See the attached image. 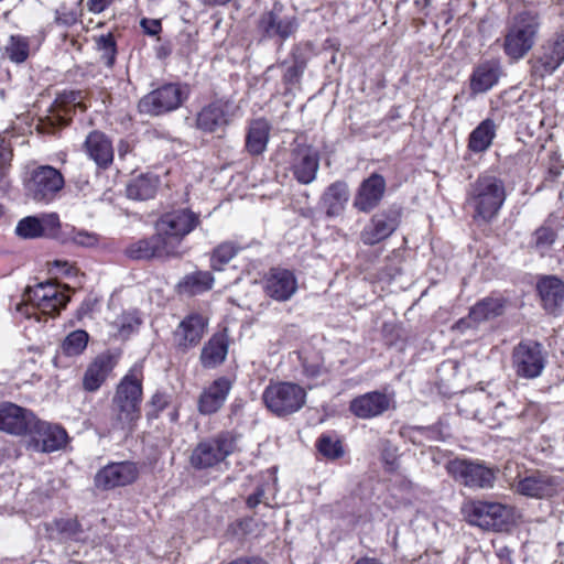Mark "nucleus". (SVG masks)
Instances as JSON below:
<instances>
[{"label":"nucleus","mask_w":564,"mask_h":564,"mask_svg":"<svg viewBox=\"0 0 564 564\" xmlns=\"http://www.w3.org/2000/svg\"><path fill=\"white\" fill-rule=\"evenodd\" d=\"M142 375L133 367L120 380L111 400V429L131 433L141 417Z\"/></svg>","instance_id":"nucleus-1"},{"label":"nucleus","mask_w":564,"mask_h":564,"mask_svg":"<svg viewBox=\"0 0 564 564\" xmlns=\"http://www.w3.org/2000/svg\"><path fill=\"white\" fill-rule=\"evenodd\" d=\"M505 182L490 174H482L470 185L468 204L474 209V220L490 223L499 214L506 200Z\"/></svg>","instance_id":"nucleus-2"},{"label":"nucleus","mask_w":564,"mask_h":564,"mask_svg":"<svg viewBox=\"0 0 564 564\" xmlns=\"http://www.w3.org/2000/svg\"><path fill=\"white\" fill-rule=\"evenodd\" d=\"M199 225V215L188 208H180L163 214L155 223V231L174 257L181 254L183 239Z\"/></svg>","instance_id":"nucleus-3"},{"label":"nucleus","mask_w":564,"mask_h":564,"mask_svg":"<svg viewBox=\"0 0 564 564\" xmlns=\"http://www.w3.org/2000/svg\"><path fill=\"white\" fill-rule=\"evenodd\" d=\"M539 30L538 15L530 12L516 15L505 35L506 55L514 61L523 58L534 46Z\"/></svg>","instance_id":"nucleus-4"},{"label":"nucleus","mask_w":564,"mask_h":564,"mask_svg":"<svg viewBox=\"0 0 564 564\" xmlns=\"http://www.w3.org/2000/svg\"><path fill=\"white\" fill-rule=\"evenodd\" d=\"M262 400L273 414L286 416L300 411L306 402V391L294 382H271L262 393Z\"/></svg>","instance_id":"nucleus-5"},{"label":"nucleus","mask_w":564,"mask_h":564,"mask_svg":"<svg viewBox=\"0 0 564 564\" xmlns=\"http://www.w3.org/2000/svg\"><path fill=\"white\" fill-rule=\"evenodd\" d=\"M236 448V436L231 432H221L214 437L198 442L189 455L194 469H208L223 463Z\"/></svg>","instance_id":"nucleus-6"},{"label":"nucleus","mask_w":564,"mask_h":564,"mask_svg":"<svg viewBox=\"0 0 564 564\" xmlns=\"http://www.w3.org/2000/svg\"><path fill=\"white\" fill-rule=\"evenodd\" d=\"M63 174L51 165H41L30 173L24 187L29 198L36 203L50 204L64 188Z\"/></svg>","instance_id":"nucleus-7"},{"label":"nucleus","mask_w":564,"mask_h":564,"mask_svg":"<svg viewBox=\"0 0 564 564\" xmlns=\"http://www.w3.org/2000/svg\"><path fill=\"white\" fill-rule=\"evenodd\" d=\"M238 106L228 98H216L196 113L195 127L204 133L224 132L238 113Z\"/></svg>","instance_id":"nucleus-8"},{"label":"nucleus","mask_w":564,"mask_h":564,"mask_svg":"<svg viewBox=\"0 0 564 564\" xmlns=\"http://www.w3.org/2000/svg\"><path fill=\"white\" fill-rule=\"evenodd\" d=\"M187 98V90L177 84H166L149 93L139 101L142 113L159 116L177 109Z\"/></svg>","instance_id":"nucleus-9"},{"label":"nucleus","mask_w":564,"mask_h":564,"mask_svg":"<svg viewBox=\"0 0 564 564\" xmlns=\"http://www.w3.org/2000/svg\"><path fill=\"white\" fill-rule=\"evenodd\" d=\"M463 512L470 524L485 530H501L509 517L506 506L481 500L466 503Z\"/></svg>","instance_id":"nucleus-10"},{"label":"nucleus","mask_w":564,"mask_h":564,"mask_svg":"<svg viewBox=\"0 0 564 564\" xmlns=\"http://www.w3.org/2000/svg\"><path fill=\"white\" fill-rule=\"evenodd\" d=\"M258 29L263 36L283 42L295 34L299 21L295 15L284 13L283 6L275 2L271 10L261 14Z\"/></svg>","instance_id":"nucleus-11"},{"label":"nucleus","mask_w":564,"mask_h":564,"mask_svg":"<svg viewBox=\"0 0 564 564\" xmlns=\"http://www.w3.org/2000/svg\"><path fill=\"white\" fill-rule=\"evenodd\" d=\"M448 470L469 488H492L496 481V470L481 463L456 459L449 463Z\"/></svg>","instance_id":"nucleus-12"},{"label":"nucleus","mask_w":564,"mask_h":564,"mask_svg":"<svg viewBox=\"0 0 564 564\" xmlns=\"http://www.w3.org/2000/svg\"><path fill=\"white\" fill-rule=\"evenodd\" d=\"M401 212L389 208L375 214L360 232V240L366 246L377 245L389 238L399 227Z\"/></svg>","instance_id":"nucleus-13"},{"label":"nucleus","mask_w":564,"mask_h":564,"mask_svg":"<svg viewBox=\"0 0 564 564\" xmlns=\"http://www.w3.org/2000/svg\"><path fill=\"white\" fill-rule=\"evenodd\" d=\"M564 63V31L555 32L539 50L532 69L540 77L552 75Z\"/></svg>","instance_id":"nucleus-14"},{"label":"nucleus","mask_w":564,"mask_h":564,"mask_svg":"<svg viewBox=\"0 0 564 564\" xmlns=\"http://www.w3.org/2000/svg\"><path fill=\"white\" fill-rule=\"evenodd\" d=\"M513 366L520 377H539L545 367L542 345L535 341L520 343L513 350Z\"/></svg>","instance_id":"nucleus-15"},{"label":"nucleus","mask_w":564,"mask_h":564,"mask_svg":"<svg viewBox=\"0 0 564 564\" xmlns=\"http://www.w3.org/2000/svg\"><path fill=\"white\" fill-rule=\"evenodd\" d=\"M563 488L561 477L540 471L527 475L518 480L514 489L528 498L544 499L556 495Z\"/></svg>","instance_id":"nucleus-16"},{"label":"nucleus","mask_w":564,"mask_h":564,"mask_svg":"<svg viewBox=\"0 0 564 564\" xmlns=\"http://www.w3.org/2000/svg\"><path fill=\"white\" fill-rule=\"evenodd\" d=\"M29 433L31 434L34 447L43 453L59 451L68 441V435L64 427L36 419H34Z\"/></svg>","instance_id":"nucleus-17"},{"label":"nucleus","mask_w":564,"mask_h":564,"mask_svg":"<svg viewBox=\"0 0 564 564\" xmlns=\"http://www.w3.org/2000/svg\"><path fill=\"white\" fill-rule=\"evenodd\" d=\"M138 475V467L132 462L110 463L95 475V485L97 488L109 490L132 484Z\"/></svg>","instance_id":"nucleus-18"},{"label":"nucleus","mask_w":564,"mask_h":564,"mask_svg":"<svg viewBox=\"0 0 564 564\" xmlns=\"http://www.w3.org/2000/svg\"><path fill=\"white\" fill-rule=\"evenodd\" d=\"M291 171L301 184H311L319 169L318 153L310 145L296 144L291 151Z\"/></svg>","instance_id":"nucleus-19"},{"label":"nucleus","mask_w":564,"mask_h":564,"mask_svg":"<svg viewBox=\"0 0 564 564\" xmlns=\"http://www.w3.org/2000/svg\"><path fill=\"white\" fill-rule=\"evenodd\" d=\"M392 403L393 395L371 391L352 399L349 410L355 416L368 420L382 415L391 408Z\"/></svg>","instance_id":"nucleus-20"},{"label":"nucleus","mask_w":564,"mask_h":564,"mask_svg":"<svg viewBox=\"0 0 564 564\" xmlns=\"http://www.w3.org/2000/svg\"><path fill=\"white\" fill-rule=\"evenodd\" d=\"M34 414L14 403L0 404V430L12 435H24L34 423Z\"/></svg>","instance_id":"nucleus-21"},{"label":"nucleus","mask_w":564,"mask_h":564,"mask_svg":"<svg viewBox=\"0 0 564 564\" xmlns=\"http://www.w3.org/2000/svg\"><path fill=\"white\" fill-rule=\"evenodd\" d=\"M386 180L378 173H372L359 185L354 198V207L362 213H370L382 200L386 193Z\"/></svg>","instance_id":"nucleus-22"},{"label":"nucleus","mask_w":564,"mask_h":564,"mask_svg":"<svg viewBox=\"0 0 564 564\" xmlns=\"http://www.w3.org/2000/svg\"><path fill=\"white\" fill-rule=\"evenodd\" d=\"M297 290V280L288 269L273 268L264 280L265 294L279 302L289 301Z\"/></svg>","instance_id":"nucleus-23"},{"label":"nucleus","mask_w":564,"mask_h":564,"mask_svg":"<svg viewBox=\"0 0 564 564\" xmlns=\"http://www.w3.org/2000/svg\"><path fill=\"white\" fill-rule=\"evenodd\" d=\"M207 329V318L199 313L188 314L174 332V341L182 350L197 346Z\"/></svg>","instance_id":"nucleus-24"},{"label":"nucleus","mask_w":564,"mask_h":564,"mask_svg":"<svg viewBox=\"0 0 564 564\" xmlns=\"http://www.w3.org/2000/svg\"><path fill=\"white\" fill-rule=\"evenodd\" d=\"M563 227L558 217L551 214L531 235L530 248L541 257L549 256Z\"/></svg>","instance_id":"nucleus-25"},{"label":"nucleus","mask_w":564,"mask_h":564,"mask_svg":"<svg viewBox=\"0 0 564 564\" xmlns=\"http://www.w3.org/2000/svg\"><path fill=\"white\" fill-rule=\"evenodd\" d=\"M231 387V381L226 377L214 380L199 395V413L204 415L216 413L224 405Z\"/></svg>","instance_id":"nucleus-26"},{"label":"nucleus","mask_w":564,"mask_h":564,"mask_svg":"<svg viewBox=\"0 0 564 564\" xmlns=\"http://www.w3.org/2000/svg\"><path fill=\"white\" fill-rule=\"evenodd\" d=\"M542 305L549 314L558 315L564 311V282L555 275L543 276L538 282Z\"/></svg>","instance_id":"nucleus-27"},{"label":"nucleus","mask_w":564,"mask_h":564,"mask_svg":"<svg viewBox=\"0 0 564 564\" xmlns=\"http://www.w3.org/2000/svg\"><path fill=\"white\" fill-rule=\"evenodd\" d=\"M127 257L133 260H150L153 258L174 257L163 241V238L155 231L150 238H142L131 242L124 250Z\"/></svg>","instance_id":"nucleus-28"},{"label":"nucleus","mask_w":564,"mask_h":564,"mask_svg":"<svg viewBox=\"0 0 564 564\" xmlns=\"http://www.w3.org/2000/svg\"><path fill=\"white\" fill-rule=\"evenodd\" d=\"M84 150L98 167L107 169L113 161L112 143L101 131L94 130L88 133L84 142Z\"/></svg>","instance_id":"nucleus-29"},{"label":"nucleus","mask_w":564,"mask_h":564,"mask_svg":"<svg viewBox=\"0 0 564 564\" xmlns=\"http://www.w3.org/2000/svg\"><path fill=\"white\" fill-rule=\"evenodd\" d=\"M500 67L496 62H485L473 70L469 88L473 95L490 90L499 80Z\"/></svg>","instance_id":"nucleus-30"},{"label":"nucleus","mask_w":564,"mask_h":564,"mask_svg":"<svg viewBox=\"0 0 564 564\" xmlns=\"http://www.w3.org/2000/svg\"><path fill=\"white\" fill-rule=\"evenodd\" d=\"M115 366L110 355L101 354L88 366L83 387L86 391L94 392L100 388Z\"/></svg>","instance_id":"nucleus-31"},{"label":"nucleus","mask_w":564,"mask_h":564,"mask_svg":"<svg viewBox=\"0 0 564 564\" xmlns=\"http://www.w3.org/2000/svg\"><path fill=\"white\" fill-rule=\"evenodd\" d=\"M270 130V123L263 118L251 121L246 137V149L251 155H260L267 150Z\"/></svg>","instance_id":"nucleus-32"},{"label":"nucleus","mask_w":564,"mask_h":564,"mask_svg":"<svg viewBox=\"0 0 564 564\" xmlns=\"http://www.w3.org/2000/svg\"><path fill=\"white\" fill-rule=\"evenodd\" d=\"M349 199L347 183L337 181L330 184L323 194L322 202L329 217L338 216Z\"/></svg>","instance_id":"nucleus-33"},{"label":"nucleus","mask_w":564,"mask_h":564,"mask_svg":"<svg viewBox=\"0 0 564 564\" xmlns=\"http://www.w3.org/2000/svg\"><path fill=\"white\" fill-rule=\"evenodd\" d=\"M497 126L491 119L481 121L469 134L468 149L474 153L487 151L496 137Z\"/></svg>","instance_id":"nucleus-34"},{"label":"nucleus","mask_w":564,"mask_h":564,"mask_svg":"<svg viewBox=\"0 0 564 564\" xmlns=\"http://www.w3.org/2000/svg\"><path fill=\"white\" fill-rule=\"evenodd\" d=\"M59 292L52 283H40L35 288H29L25 295L30 303L18 304L17 311L30 318V306L37 308L43 302L52 299V296L54 297Z\"/></svg>","instance_id":"nucleus-35"},{"label":"nucleus","mask_w":564,"mask_h":564,"mask_svg":"<svg viewBox=\"0 0 564 564\" xmlns=\"http://www.w3.org/2000/svg\"><path fill=\"white\" fill-rule=\"evenodd\" d=\"M159 186V178L152 174H142L129 182L127 196L130 199L145 200L154 197Z\"/></svg>","instance_id":"nucleus-36"},{"label":"nucleus","mask_w":564,"mask_h":564,"mask_svg":"<svg viewBox=\"0 0 564 564\" xmlns=\"http://www.w3.org/2000/svg\"><path fill=\"white\" fill-rule=\"evenodd\" d=\"M228 354V346L221 336L212 337L204 346L200 361L205 368H215L224 362Z\"/></svg>","instance_id":"nucleus-37"},{"label":"nucleus","mask_w":564,"mask_h":564,"mask_svg":"<svg viewBox=\"0 0 564 564\" xmlns=\"http://www.w3.org/2000/svg\"><path fill=\"white\" fill-rule=\"evenodd\" d=\"M214 276L208 271H196L187 274L178 283L180 291L188 295H196L213 288Z\"/></svg>","instance_id":"nucleus-38"},{"label":"nucleus","mask_w":564,"mask_h":564,"mask_svg":"<svg viewBox=\"0 0 564 564\" xmlns=\"http://www.w3.org/2000/svg\"><path fill=\"white\" fill-rule=\"evenodd\" d=\"M503 301L501 299H485L470 308L468 319L475 323L489 321L501 315Z\"/></svg>","instance_id":"nucleus-39"},{"label":"nucleus","mask_w":564,"mask_h":564,"mask_svg":"<svg viewBox=\"0 0 564 564\" xmlns=\"http://www.w3.org/2000/svg\"><path fill=\"white\" fill-rule=\"evenodd\" d=\"M53 525L61 541L85 543L88 540L85 530L76 519H58L54 521Z\"/></svg>","instance_id":"nucleus-40"},{"label":"nucleus","mask_w":564,"mask_h":564,"mask_svg":"<svg viewBox=\"0 0 564 564\" xmlns=\"http://www.w3.org/2000/svg\"><path fill=\"white\" fill-rule=\"evenodd\" d=\"M240 248L232 241L219 243L212 252L210 267L215 271H221L239 252Z\"/></svg>","instance_id":"nucleus-41"},{"label":"nucleus","mask_w":564,"mask_h":564,"mask_svg":"<svg viewBox=\"0 0 564 564\" xmlns=\"http://www.w3.org/2000/svg\"><path fill=\"white\" fill-rule=\"evenodd\" d=\"M89 340L87 332L76 329L69 333L61 345V351L67 357H76L83 354Z\"/></svg>","instance_id":"nucleus-42"},{"label":"nucleus","mask_w":564,"mask_h":564,"mask_svg":"<svg viewBox=\"0 0 564 564\" xmlns=\"http://www.w3.org/2000/svg\"><path fill=\"white\" fill-rule=\"evenodd\" d=\"M29 54V39L22 35H11L6 45V55L8 58L15 64H21L28 59Z\"/></svg>","instance_id":"nucleus-43"},{"label":"nucleus","mask_w":564,"mask_h":564,"mask_svg":"<svg viewBox=\"0 0 564 564\" xmlns=\"http://www.w3.org/2000/svg\"><path fill=\"white\" fill-rule=\"evenodd\" d=\"M43 226L44 225L39 217L28 216L18 223L15 234L24 239L40 238L44 236Z\"/></svg>","instance_id":"nucleus-44"},{"label":"nucleus","mask_w":564,"mask_h":564,"mask_svg":"<svg viewBox=\"0 0 564 564\" xmlns=\"http://www.w3.org/2000/svg\"><path fill=\"white\" fill-rule=\"evenodd\" d=\"M96 46L100 54V59L107 67H112L116 61L117 47L111 33L100 35L96 40Z\"/></svg>","instance_id":"nucleus-45"},{"label":"nucleus","mask_w":564,"mask_h":564,"mask_svg":"<svg viewBox=\"0 0 564 564\" xmlns=\"http://www.w3.org/2000/svg\"><path fill=\"white\" fill-rule=\"evenodd\" d=\"M140 323L135 312H128L118 316L113 324L118 329V335L121 338H127L139 327Z\"/></svg>","instance_id":"nucleus-46"},{"label":"nucleus","mask_w":564,"mask_h":564,"mask_svg":"<svg viewBox=\"0 0 564 564\" xmlns=\"http://www.w3.org/2000/svg\"><path fill=\"white\" fill-rule=\"evenodd\" d=\"M317 447L321 454L328 458H338L344 454L340 442L329 435H322L318 438Z\"/></svg>","instance_id":"nucleus-47"},{"label":"nucleus","mask_w":564,"mask_h":564,"mask_svg":"<svg viewBox=\"0 0 564 564\" xmlns=\"http://www.w3.org/2000/svg\"><path fill=\"white\" fill-rule=\"evenodd\" d=\"M83 93L79 90L65 91L57 99L58 106L63 107L65 112L68 113L70 108H79L82 111L86 109L83 101Z\"/></svg>","instance_id":"nucleus-48"},{"label":"nucleus","mask_w":564,"mask_h":564,"mask_svg":"<svg viewBox=\"0 0 564 564\" xmlns=\"http://www.w3.org/2000/svg\"><path fill=\"white\" fill-rule=\"evenodd\" d=\"M68 301L69 297L64 292H59L54 297L52 296V299L43 302L42 305L37 307V310H40L43 314L54 316L66 306Z\"/></svg>","instance_id":"nucleus-49"},{"label":"nucleus","mask_w":564,"mask_h":564,"mask_svg":"<svg viewBox=\"0 0 564 564\" xmlns=\"http://www.w3.org/2000/svg\"><path fill=\"white\" fill-rule=\"evenodd\" d=\"M12 158V152L10 148L4 144V140L0 137V182L6 177L10 161Z\"/></svg>","instance_id":"nucleus-50"},{"label":"nucleus","mask_w":564,"mask_h":564,"mask_svg":"<svg viewBox=\"0 0 564 564\" xmlns=\"http://www.w3.org/2000/svg\"><path fill=\"white\" fill-rule=\"evenodd\" d=\"M55 21L58 24L69 26L77 22V14L74 10L61 6L59 9L56 10Z\"/></svg>","instance_id":"nucleus-51"},{"label":"nucleus","mask_w":564,"mask_h":564,"mask_svg":"<svg viewBox=\"0 0 564 564\" xmlns=\"http://www.w3.org/2000/svg\"><path fill=\"white\" fill-rule=\"evenodd\" d=\"M72 240L74 243L83 247H93L98 242V238L95 234L84 230L74 232Z\"/></svg>","instance_id":"nucleus-52"},{"label":"nucleus","mask_w":564,"mask_h":564,"mask_svg":"<svg viewBox=\"0 0 564 564\" xmlns=\"http://www.w3.org/2000/svg\"><path fill=\"white\" fill-rule=\"evenodd\" d=\"M43 223V235L46 236L53 231H55L59 227V218L56 214H46L42 217H39Z\"/></svg>","instance_id":"nucleus-53"},{"label":"nucleus","mask_w":564,"mask_h":564,"mask_svg":"<svg viewBox=\"0 0 564 564\" xmlns=\"http://www.w3.org/2000/svg\"><path fill=\"white\" fill-rule=\"evenodd\" d=\"M304 70V65L303 63H295L294 65L290 66L285 74H284V79L288 82V83H294L296 82L300 76L302 75Z\"/></svg>","instance_id":"nucleus-54"},{"label":"nucleus","mask_w":564,"mask_h":564,"mask_svg":"<svg viewBox=\"0 0 564 564\" xmlns=\"http://www.w3.org/2000/svg\"><path fill=\"white\" fill-rule=\"evenodd\" d=\"M111 2L112 0H87V9L89 12L98 14L105 11Z\"/></svg>","instance_id":"nucleus-55"},{"label":"nucleus","mask_w":564,"mask_h":564,"mask_svg":"<svg viewBox=\"0 0 564 564\" xmlns=\"http://www.w3.org/2000/svg\"><path fill=\"white\" fill-rule=\"evenodd\" d=\"M303 372L308 378H317L323 372V367L318 364L303 362Z\"/></svg>","instance_id":"nucleus-56"},{"label":"nucleus","mask_w":564,"mask_h":564,"mask_svg":"<svg viewBox=\"0 0 564 564\" xmlns=\"http://www.w3.org/2000/svg\"><path fill=\"white\" fill-rule=\"evenodd\" d=\"M141 25L149 35H155L161 31V23L158 20L143 19Z\"/></svg>","instance_id":"nucleus-57"},{"label":"nucleus","mask_w":564,"mask_h":564,"mask_svg":"<svg viewBox=\"0 0 564 564\" xmlns=\"http://www.w3.org/2000/svg\"><path fill=\"white\" fill-rule=\"evenodd\" d=\"M263 496L264 489L262 487H258L256 492L248 497L247 506L249 508H256L262 501Z\"/></svg>","instance_id":"nucleus-58"},{"label":"nucleus","mask_w":564,"mask_h":564,"mask_svg":"<svg viewBox=\"0 0 564 564\" xmlns=\"http://www.w3.org/2000/svg\"><path fill=\"white\" fill-rule=\"evenodd\" d=\"M151 403L158 411H162L167 405V400L164 394L155 393L151 399Z\"/></svg>","instance_id":"nucleus-59"},{"label":"nucleus","mask_w":564,"mask_h":564,"mask_svg":"<svg viewBox=\"0 0 564 564\" xmlns=\"http://www.w3.org/2000/svg\"><path fill=\"white\" fill-rule=\"evenodd\" d=\"M181 40L188 44V47L186 50L182 51L183 54L188 55V54H191L192 52H194L196 50V47L192 43L193 42V37H192L191 34H183V35H181Z\"/></svg>","instance_id":"nucleus-60"},{"label":"nucleus","mask_w":564,"mask_h":564,"mask_svg":"<svg viewBox=\"0 0 564 564\" xmlns=\"http://www.w3.org/2000/svg\"><path fill=\"white\" fill-rule=\"evenodd\" d=\"M355 564H383V563L373 557H361Z\"/></svg>","instance_id":"nucleus-61"},{"label":"nucleus","mask_w":564,"mask_h":564,"mask_svg":"<svg viewBox=\"0 0 564 564\" xmlns=\"http://www.w3.org/2000/svg\"><path fill=\"white\" fill-rule=\"evenodd\" d=\"M206 6H224L230 0H200Z\"/></svg>","instance_id":"nucleus-62"},{"label":"nucleus","mask_w":564,"mask_h":564,"mask_svg":"<svg viewBox=\"0 0 564 564\" xmlns=\"http://www.w3.org/2000/svg\"><path fill=\"white\" fill-rule=\"evenodd\" d=\"M467 323V321L465 319H460L458 323H457V327L460 328L463 325H465Z\"/></svg>","instance_id":"nucleus-63"},{"label":"nucleus","mask_w":564,"mask_h":564,"mask_svg":"<svg viewBox=\"0 0 564 564\" xmlns=\"http://www.w3.org/2000/svg\"><path fill=\"white\" fill-rule=\"evenodd\" d=\"M55 265H57V267H58V265H67V263H66V262H64V263H63V262H61V261H55Z\"/></svg>","instance_id":"nucleus-64"}]
</instances>
